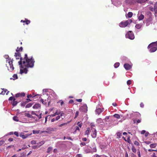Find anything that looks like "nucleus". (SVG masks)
I'll use <instances>...</instances> for the list:
<instances>
[{
	"mask_svg": "<svg viewBox=\"0 0 157 157\" xmlns=\"http://www.w3.org/2000/svg\"><path fill=\"white\" fill-rule=\"evenodd\" d=\"M38 147V145H33L32 147L33 149H35L37 148Z\"/></svg>",
	"mask_w": 157,
	"mask_h": 157,
	"instance_id": "49530a36",
	"label": "nucleus"
},
{
	"mask_svg": "<svg viewBox=\"0 0 157 157\" xmlns=\"http://www.w3.org/2000/svg\"><path fill=\"white\" fill-rule=\"evenodd\" d=\"M77 130H78L79 131H80V129H79V128L78 126H76L75 131H77Z\"/></svg>",
	"mask_w": 157,
	"mask_h": 157,
	"instance_id": "338daca9",
	"label": "nucleus"
},
{
	"mask_svg": "<svg viewBox=\"0 0 157 157\" xmlns=\"http://www.w3.org/2000/svg\"><path fill=\"white\" fill-rule=\"evenodd\" d=\"M90 132V128H86V130L85 132V135L88 136L89 134V133Z\"/></svg>",
	"mask_w": 157,
	"mask_h": 157,
	"instance_id": "ddd939ff",
	"label": "nucleus"
},
{
	"mask_svg": "<svg viewBox=\"0 0 157 157\" xmlns=\"http://www.w3.org/2000/svg\"><path fill=\"white\" fill-rule=\"evenodd\" d=\"M35 61L33 56L29 58L27 54H25L24 58H20V60L18 62L20 67V73L26 74L28 70L26 67L32 68L34 65Z\"/></svg>",
	"mask_w": 157,
	"mask_h": 157,
	"instance_id": "f257e3e1",
	"label": "nucleus"
},
{
	"mask_svg": "<svg viewBox=\"0 0 157 157\" xmlns=\"http://www.w3.org/2000/svg\"><path fill=\"white\" fill-rule=\"evenodd\" d=\"M32 133H31L30 134H25L24 133L21 132L19 136L21 137L23 139H25L27 138L28 136H31Z\"/></svg>",
	"mask_w": 157,
	"mask_h": 157,
	"instance_id": "423d86ee",
	"label": "nucleus"
},
{
	"mask_svg": "<svg viewBox=\"0 0 157 157\" xmlns=\"http://www.w3.org/2000/svg\"><path fill=\"white\" fill-rule=\"evenodd\" d=\"M21 53L20 52H16L15 53L14 56L17 59H20V58L21 57Z\"/></svg>",
	"mask_w": 157,
	"mask_h": 157,
	"instance_id": "9b49d317",
	"label": "nucleus"
},
{
	"mask_svg": "<svg viewBox=\"0 0 157 157\" xmlns=\"http://www.w3.org/2000/svg\"><path fill=\"white\" fill-rule=\"evenodd\" d=\"M6 61L8 62V63H9L10 67H8V70L10 71H13L14 69V67L13 66V60L11 59L10 58L7 59Z\"/></svg>",
	"mask_w": 157,
	"mask_h": 157,
	"instance_id": "20e7f679",
	"label": "nucleus"
},
{
	"mask_svg": "<svg viewBox=\"0 0 157 157\" xmlns=\"http://www.w3.org/2000/svg\"><path fill=\"white\" fill-rule=\"evenodd\" d=\"M145 136H146V137H147L148 136V135L149 134V132H145Z\"/></svg>",
	"mask_w": 157,
	"mask_h": 157,
	"instance_id": "e2e57ef3",
	"label": "nucleus"
},
{
	"mask_svg": "<svg viewBox=\"0 0 157 157\" xmlns=\"http://www.w3.org/2000/svg\"><path fill=\"white\" fill-rule=\"evenodd\" d=\"M13 140V139L12 138H10L9 139L8 141L10 142L12 141Z\"/></svg>",
	"mask_w": 157,
	"mask_h": 157,
	"instance_id": "0e129e2a",
	"label": "nucleus"
},
{
	"mask_svg": "<svg viewBox=\"0 0 157 157\" xmlns=\"http://www.w3.org/2000/svg\"><path fill=\"white\" fill-rule=\"evenodd\" d=\"M60 116L58 115V116H57L56 118V121H57V120H58L59 119H60Z\"/></svg>",
	"mask_w": 157,
	"mask_h": 157,
	"instance_id": "603ef678",
	"label": "nucleus"
},
{
	"mask_svg": "<svg viewBox=\"0 0 157 157\" xmlns=\"http://www.w3.org/2000/svg\"><path fill=\"white\" fill-rule=\"evenodd\" d=\"M146 132V131L144 130H143L141 132V134H144Z\"/></svg>",
	"mask_w": 157,
	"mask_h": 157,
	"instance_id": "bf43d9fd",
	"label": "nucleus"
},
{
	"mask_svg": "<svg viewBox=\"0 0 157 157\" xmlns=\"http://www.w3.org/2000/svg\"><path fill=\"white\" fill-rule=\"evenodd\" d=\"M15 100H16L15 98L14 97H10L9 99V100L10 101H12V100H13V101Z\"/></svg>",
	"mask_w": 157,
	"mask_h": 157,
	"instance_id": "4c0bfd02",
	"label": "nucleus"
},
{
	"mask_svg": "<svg viewBox=\"0 0 157 157\" xmlns=\"http://www.w3.org/2000/svg\"><path fill=\"white\" fill-rule=\"evenodd\" d=\"M149 10L151 11H154V8L152 7H149Z\"/></svg>",
	"mask_w": 157,
	"mask_h": 157,
	"instance_id": "864d4df0",
	"label": "nucleus"
},
{
	"mask_svg": "<svg viewBox=\"0 0 157 157\" xmlns=\"http://www.w3.org/2000/svg\"><path fill=\"white\" fill-rule=\"evenodd\" d=\"M120 65V63H116L114 64V67L115 68H117Z\"/></svg>",
	"mask_w": 157,
	"mask_h": 157,
	"instance_id": "f704fd0d",
	"label": "nucleus"
},
{
	"mask_svg": "<svg viewBox=\"0 0 157 157\" xmlns=\"http://www.w3.org/2000/svg\"><path fill=\"white\" fill-rule=\"evenodd\" d=\"M147 0H136V2L140 3H142L145 2Z\"/></svg>",
	"mask_w": 157,
	"mask_h": 157,
	"instance_id": "5701e85b",
	"label": "nucleus"
},
{
	"mask_svg": "<svg viewBox=\"0 0 157 157\" xmlns=\"http://www.w3.org/2000/svg\"><path fill=\"white\" fill-rule=\"evenodd\" d=\"M132 22V20L131 19L126 21H123L120 23L119 26L121 27H125Z\"/></svg>",
	"mask_w": 157,
	"mask_h": 157,
	"instance_id": "7ed1b4c3",
	"label": "nucleus"
},
{
	"mask_svg": "<svg viewBox=\"0 0 157 157\" xmlns=\"http://www.w3.org/2000/svg\"><path fill=\"white\" fill-rule=\"evenodd\" d=\"M82 101V100L81 99H76V101L78 102H81Z\"/></svg>",
	"mask_w": 157,
	"mask_h": 157,
	"instance_id": "052dcab7",
	"label": "nucleus"
},
{
	"mask_svg": "<svg viewBox=\"0 0 157 157\" xmlns=\"http://www.w3.org/2000/svg\"><path fill=\"white\" fill-rule=\"evenodd\" d=\"M78 111H76V113H75V118L77 117L78 116Z\"/></svg>",
	"mask_w": 157,
	"mask_h": 157,
	"instance_id": "4d7b16f0",
	"label": "nucleus"
},
{
	"mask_svg": "<svg viewBox=\"0 0 157 157\" xmlns=\"http://www.w3.org/2000/svg\"><path fill=\"white\" fill-rule=\"evenodd\" d=\"M17 103L18 102L17 101H15V100L13 101L12 103V105L14 106H15L17 105Z\"/></svg>",
	"mask_w": 157,
	"mask_h": 157,
	"instance_id": "cd10ccee",
	"label": "nucleus"
},
{
	"mask_svg": "<svg viewBox=\"0 0 157 157\" xmlns=\"http://www.w3.org/2000/svg\"><path fill=\"white\" fill-rule=\"evenodd\" d=\"M80 110L84 112H86L87 111V107L86 105H84L80 108Z\"/></svg>",
	"mask_w": 157,
	"mask_h": 157,
	"instance_id": "0eeeda50",
	"label": "nucleus"
},
{
	"mask_svg": "<svg viewBox=\"0 0 157 157\" xmlns=\"http://www.w3.org/2000/svg\"><path fill=\"white\" fill-rule=\"evenodd\" d=\"M33 105V104L31 103H29L27 105L25 106L26 108H29L31 107Z\"/></svg>",
	"mask_w": 157,
	"mask_h": 157,
	"instance_id": "2f4dec72",
	"label": "nucleus"
},
{
	"mask_svg": "<svg viewBox=\"0 0 157 157\" xmlns=\"http://www.w3.org/2000/svg\"><path fill=\"white\" fill-rule=\"evenodd\" d=\"M5 142V141L3 140H1L0 141V146L2 145Z\"/></svg>",
	"mask_w": 157,
	"mask_h": 157,
	"instance_id": "c03bdc74",
	"label": "nucleus"
},
{
	"mask_svg": "<svg viewBox=\"0 0 157 157\" xmlns=\"http://www.w3.org/2000/svg\"><path fill=\"white\" fill-rule=\"evenodd\" d=\"M157 144L155 143H153L150 144V146L151 148H154L156 147Z\"/></svg>",
	"mask_w": 157,
	"mask_h": 157,
	"instance_id": "4be33fe9",
	"label": "nucleus"
},
{
	"mask_svg": "<svg viewBox=\"0 0 157 157\" xmlns=\"http://www.w3.org/2000/svg\"><path fill=\"white\" fill-rule=\"evenodd\" d=\"M45 142L44 141H42L37 143V144L38 146V147L44 144L45 143Z\"/></svg>",
	"mask_w": 157,
	"mask_h": 157,
	"instance_id": "a211bd4d",
	"label": "nucleus"
},
{
	"mask_svg": "<svg viewBox=\"0 0 157 157\" xmlns=\"http://www.w3.org/2000/svg\"><path fill=\"white\" fill-rule=\"evenodd\" d=\"M154 11L155 13H157V7L154 6Z\"/></svg>",
	"mask_w": 157,
	"mask_h": 157,
	"instance_id": "3c124183",
	"label": "nucleus"
},
{
	"mask_svg": "<svg viewBox=\"0 0 157 157\" xmlns=\"http://www.w3.org/2000/svg\"><path fill=\"white\" fill-rule=\"evenodd\" d=\"M134 144L137 146H139V144L138 142L136 141L134 142Z\"/></svg>",
	"mask_w": 157,
	"mask_h": 157,
	"instance_id": "8fccbe9b",
	"label": "nucleus"
},
{
	"mask_svg": "<svg viewBox=\"0 0 157 157\" xmlns=\"http://www.w3.org/2000/svg\"><path fill=\"white\" fill-rule=\"evenodd\" d=\"M74 102V101L72 99H71L69 101V103H70V104H71V103H73Z\"/></svg>",
	"mask_w": 157,
	"mask_h": 157,
	"instance_id": "13d9d810",
	"label": "nucleus"
},
{
	"mask_svg": "<svg viewBox=\"0 0 157 157\" xmlns=\"http://www.w3.org/2000/svg\"><path fill=\"white\" fill-rule=\"evenodd\" d=\"M102 111L101 108H98L96 110V112L98 115H99Z\"/></svg>",
	"mask_w": 157,
	"mask_h": 157,
	"instance_id": "2eb2a0df",
	"label": "nucleus"
},
{
	"mask_svg": "<svg viewBox=\"0 0 157 157\" xmlns=\"http://www.w3.org/2000/svg\"><path fill=\"white\" fill-rule=\"evenodd\" d=\"M52 147H48L47 149V153H50L51 151H52Z\"/></svg>",
	"mask_w": 157,
	"mask_h": 157,
	"instance_id": "b1692460",
	"label": "nucleus"
},
{
	"mask_svg": "<svg viewBox=\"0 0 157 157\" xmlns=\"http://www.w3.org/2000/svg\"><path fill=\"white\" fill-rule=\"evenodd\" d=\"M132 150L133 152L135 153L136 152V149L135 148L133 147L132 148Z\"/></svg>",
	"mask_w": 157,
	"mask_h": 157,
	"instance_id": "ea45409f",
	"label": "nucleus"
},
{
	"mask_svg": "<svg viewBox=\"0 0 157 157\" xmlns=\"http://www.w3.org/2000/svg\"><path fill=\"white\" fill-rule=\"evenodd\" d=\"M144 18V16L143 15L141 14L139 17L138 19L139 20V21L142 20Z\"/></svg>",
	"mask_w": 157,
	"mask_h": 157,
	"instance_id": "412c9836",
	"label": "nucleus"
},
{
	"mask_svg": "<svg viewBox=\"0 0 157 157\" xmlns=\"http://www.w3.org/2000/svg\"><path fill=\"white\" fill-rule=\"evenodd\" d=\"M91 136L93 138H95L97 136V131L95 129H94V130H91Z\"/></svg>",
	"mask_w": 157,
	"mask_h": 157,
	"instance_id": "6e6552de",
	"label": "nucleus"
},
{
	"mask_svg": "<svg viewBox=\"0 0 157 157\" xmlns=\"http://www.w3.org/2000/svg\"><path fill=\"white\" fill-rule=\"evenodd\" d=\"M144 105L143 103L141 102L140 104V106L142 108H143L144 107Z\"/></svg>",
	"mask_w": 157,
	"mask_h": 157,
	"instance_id": "6e6d98bb",
	"label": "nucleus"
},
{
	"mask_svg": "<svg viewBox=\"0 0 157 157\" xmlns=\"http://www.w3.org/2000/svg\"><path fill=\"white\" fill-rule=\"evenodd\" d=\"M112 105L114 106H117V104L115 102L113 103Z\"/></svg>",
	"mask_w": 157,
	"mask_h": 157,
	"instance_id": "774afa93",
	"label": "nucleus"
},
{
	"mask_svg": "<svg viewBox=\"0 0 157 157\" xmlns=\"http://www.w3.org/2000/svg\"><path fill=\"white\" fill-rule=\"evenodd\" d=\"M97 123L98 124H101L102 123L103 120L101 118H99L97 120Z\"/></svg>",
	"mask_w": 157,
	"mask_h": 157,
	"instance_id": "aec40b11",
	"label": "nucleus"
},
{
	"mask_svg": "<svg viewBox=\"0 0 157 157\" xmlns=\"http://www.w3.org/2000/svg\"><path fill=\"white\" fill-rule=\"evenodd\" d=\"M60 117H61L62 119H63V118H64V115L65 114L63 113H61L60 114Z\"/></svg>",
	"mask_w": 157,
	"mask_h": 157,
	"instance_id": "e433bc0d",
	"label": "nucleus"
},
{
	"mask_svg": "<svg viewBox=\"0 0 157 157\" xmlns=\"http://www.w3.org/2000/svg\"><path fill=\"white\" fill-rule=\"evenodd\" d=\"M31 114L32 115H35L36 116H38V117H39V115H37L36 113L34 111H32V112H31Z\"/></svg>",
	"mask_w": 157,
	"mask_h": 157,
	"instance_id": "de8ad7c7",
	"label": "nucleus"
},
{
	"mask_svg": "<svg viewBox=\"0 0 157 157\" xmlns=\"http://www.w3.org/2000/svg\"><path fill=\"white\" fill-rule=\"evenodd\" d=\"M13 80L16 79L17 78V75L16 74H14L13 75Z\"/></svg>",
	"mask_w": 157,
	"mask_h": 157,
	"instance_id": "58836bf2",
	"label": "nucleus"
},
{
	"mask_svg": "<svg viewBox=\"0 0 157 157\" xmlns=\"http://www.w3.org/2000/svg\"><path fill=\"white\" fill-rule=\"evenodd\" d=\"M90 127L91 130H94V129H95L94 128V127H95V125L93 123H90Z\"/></svg>",
	"mask_w": 157,
	"mask_h": 157,
	"instance_id": "6ab92c4d",
	"label": "nucleus"
},
{
	"mask_svg": "<svg viewBox=\"0 0 157 157\" xmlns=\"http://www.w3.org/2000/svg\"><path fill=\"white\" fill-rule=\"evenodd\" d=\"M13 119L14 121H18L19 120L18 117L17 116L14 117L13 118Z\"/></svg>",
	"mask_w": 157,
	"mask_h": 157,
	"instance_id": "7c9ffc66",
	"label": "nucleus"
},
{
	"mask_svg": "<svg viewBox=\"0 0 157 157\" xmlns=\"http://www.w3.org/2000/svg\"><path fill=\"white\" fill-rule=\"evenodd\" d=\"M124 66L126 70H129L131 68V66L128 63H125L124 64Z\"/></svg>",
	"mask_w": 157,
	"mask_h": 157,
	"instance_id": "f8f14e48",
	"label": "nucleus"
},
{
	"mask_svg": "<svg viewBox=\"0 0 157 157\" xmlns=\"http://www.w3.org/2000/svg\"><path fill=\"white\" fill-rule=\"evenodd\" d=\"M147 48H150L149 51L151 52H154L157 50V45L155 43L152 42L148 45Z\"/></svg>",
	"mask_w": 157,
	"mask_h": 157,
	"instance_id": "f03ea898",
	"label": "nucleus"
},
{
	"mask_svg": "<svg viewBox=\"0 0 157 157\" xmlns=\"http://www.w3.org/2000/svg\"><path fill=\"white\" fill-rule=\"evenodd\" d=\"M60 114V112H58V110H57V111L54 114L51 115L50 116H52V117H54L56 116V115H59Z\"/></svg>",
	"mask_w": 157,
	"mask_h": 157,
	"instance_id": "f3484780",
	"label": "nucleus"
},
{
	"mask_svg": "<svg viewBox=\"0 0 157 157\" xmlns=\"http://www.w3.org/2000/svg\"><path fill=\"white\" fill-rule=\"evenodd\" d=\"M25 115L29 118L32 117V116L29 113H25Z\"/></svg>",
	"mask_w": 157,
	"mask_h": 157,
	"instance_id": "bb28decb",
	"label": "nucleus"
},
{
	"mask_svg": "<svg viewBox=\"0 0 157 157\" xmlns=\"http://www.w3.org/2000/svg\"><path fill=\"white\" fill-rule=\"evenodd\" d=\"M148 151L149 152L152 151H156L157 152V151L156 150H154L152 149H150L148 150Z\"/></svg>",
	"mask_w": 157,
	"mask_h": 157,
	"instance_id": "5fc2aeb1",
	"label": "nucleus"
},
{
	"mask_svg": "<svg viewBox=\"0 0 157 157\" xmlns=\"http://www.w3.org/2000/svg\"><path fill=\"white\" fill-rule=\"evenodd\" d=\"M41 105L39 103L35 104L33 107L34 109H39L40 108Z\"/></svg>",
	"mask_w": 157,
	"mask_h": 157,
	"instance_id": "1a4fd4ad",
	"label": "nucleus"
},
{
	"mask_svg": "<svg viewBox=\"0 0 157 157\" xmlns=\"http://www.w3.org/2000/svg\"><path fill=\"white\" fill-rule=\"evenodd\" d=\"M141 25H140L139 24H136L135 26L138 29H140L141 27Z\"/></svg>",
	"mask_w": 157,
	"mask_h": 157,
	"instance_id": "37998d69",
	"label": "nucleus"
},
{
	"mask_svg": "<svg viewBox=\"0 0 157 157\" xmlns=\"http://www.w3.org/2000/svg\"><path fill=\"white\" fill-rule=\"evenodd\" d=\"M76 157H82V155H81L80 154H77L76 155Z\"/></svg>",
	"mask_w": 157,
	"mask_h": 157,
	"instance_id": "69168bd1",
	"label": "nucleus"
},
{
	"mask_svg": "<svg viewBox=\"0 0 157 157\" xmlns=\"http://www.w3.org/2000/svg\"><path fill=\"white\" fill-rule=\"evenodd\" d=\"M127 83L128 85H130L131 84V81L130 80H128Z\"/></svg>",
	"mask_w": 157,
	"mask_h": 157,
	"instance_id": "a18cd8bd",
	"label": "nucleus"
},
{
	"mask_svg": "<svg viewBox=\"0 0 157 157\" xmlns=\"http://www.w3.org/2000/svg\"><path fill=\"white\" fill-rule=\"evenodd\" d=\"M40 130H33V134H38L40 133Z\"/></svg>",
	"mask_w": 157,
	"mask_h": 157,
	"instance_id": "c85d7f7f",
	"label": "nucleus"
},
{
	"mask_svg": "<svg viewBox=\"0 0 157 157\" xmlns=\"http://www.w3.org/2000/svg\"><path fill=\"white\" fill-rule=\"evenodd\" d=\"M67 123H63V124H60L58 125V126L59 127H62L63 126L66 125L67 124Z\"/></svg>",
	"mask_w": 157,
	"mask_h": 157,
	"instance_id": "c9c22d12",
	"label": "nucleus"
},
{
	"mask_svg": "<svg viewBox=\"0 0 157 157\" xmlns=\"http://www.w3.org/2000/svg\"><path fill=\"white\" fill-rule=\"evenodd\" d=\"M117 135L118 138H120L121 136V133L119 132H117Z\"/></svg>",
	"mask_w": 157,
	"mask_h": 157,
	"instance_id": "473e14b6",
	"label": "nucleus"
},
{
	"mask_svg": "<svg viewBox=\"0 0 157 157\" xmlns=\"http://www.w3.org/2000/svg\"><path fill=\"white\" fill-rule=\"evenodd\" d=\"M151 156L152 157H157L156 156L155 153H153Z\"/></svg>",
	"mask_w": 157,
	"mask_h": 157,
	"instance_id": "680f3d73",
	"label": "nucleus"
},
{
	"mask_svg": "<svg viewBox=\"0 0 157 157\" xmlns=\"http://www.w3.org/2000/svg\"><path fill=\"white\" fill-rule=\"evenodd\" d=\"M28 102V101H24V102H21V106H25L26 105V104Z\"/></svg>",
	"mask_w": 157,
	"mask_h": 157,
	"instance_id": "c756f323",
	"label": "nucleus"
},
{
	"mask_svg": "<svg viewBox=\"0 0 157 157\" xmlns=\"http://www.w3.org/2000/svg\"><path fill=\"white\" fill-rule=\"evenodd\" d=\"M41 101L42 102V103L44 105L46 104L47 102V100H44L43 99L41 98Z\"/></svg>",
	"mask_w": 157,
	"mask_h": 157,
	"instance_id": "393cba45",
	"label": "nucleus"
},
{
	"mask_svg": "<svg viewBox=\"0 0 157 157\" xmlns=\"http://www.w3.org/2000/svg\"><path fill=\"white\" fill-rule=\"evenodd\" d=\"M25 96V94L24 93H18L16 94L15 95V97L16 98L19 97H23Z\"/></svg>",
	"mask_w": 157,
	"mask_h": 157,
	"instance_id": "9d476101",
	"label": "nucleus"
},
{
	"mask_svg": "<svg viewBox=\"0 0 157 157\" xmlns=\"http://www.w3.org/2000/svg\"><path fill=\"white\" fill-rule=\"evenodd\" d=\"M23 48L22 47H21L19 49H17L16 51L17 52H19L22 51Z\"/></svg>",
	"mask_w": 157,
	"mask_h": 157,
	"instance_id": "72a5a7b5",
	"label": "nucleus"
},
{
	"mask_svg": "<svg viewBox=\"0 0 157 157\" xmlns=\"http://www.w3.org/2000/svg\"><path fill=\"white\" fill-rule=\"evenodd\" d=\"M14 134L17 137H18V136H19V133H18V132H14Z\"/></svg>",
	"mask_w": 157,
	"mask_h": 157,
	"instance_id": "09e8293b",
	"label": "nucleus"
},
{
	"mask_svg": "<svg viewBox=\"0 0 157 157\" xmlns=\"http://www.w3.org/2000/svg\"><path fill=\"white\" fill-rule=\"evenodd\" d=\"M113 116L116 118L117 119H119L120 118V115L118 114H115Z\"/></svg>",
	"mask_w": 157,
	"mask_h": 157,
	"instance_id": "a878e982",
	"label": "nucleus"
},
{
	"mask_svg": "<svg viewBox=\"0 0 157 157\" xmlns=\"http://www.w3.org/2000/svg\"><path fill=\"white\" fill-rule=\"evenodd\" d=\"M31 143L32 144H36V141L35 140H33L31 141Z\"/></svg>",
	"mask_w": 157,
	"mask_h": 157,
	"instance_id": "79ce46f5",
	"label": "nucleus"
},
{
	"mask_svg": "<svg viewBox=\"0 0 157 157\" xmlns=\"http://www.w3.org/2000/svg\"><path fill=\"white\" fill-rule=\"evenodd\" d=\"M133 15V13L132 12H129L127 15H126V17L131 18Z\"/></svg>",
	"mask_w": 157,
	"mask_h": 157,
	"instance_id": "dca6fc26",
	"label": "nucleus"
},
{
	"mask_svg": "<svg viewBox=\"0 0 157 157\" xmlns=\"http://www.w3.org/2000/svg\"><path fill=\"white\" fill-rule=\"evenodd\" d=\"M77 124L80 128H81L82 125V123H80V122H78L77 123Z\"/></svg>",
	"mask_w": 157,
	"mask_h": 157,
	"instance_id": "a19ab883",
	"label": "nucleus"
},
{
	"mask_svg": "<svg viewBox=\"0 0 157 157\" xmlns=\"http://www.w3.org/2000/svg\"><path fill=\"white\" fill-rule=\"evenodd\" d=\"M21 22L25 23L26 25H28L30 22L29 20L26 19H25V20H21Z\"/></svg>",
	"mask_w": 157,
	"mask_h": 157,
	"instance_id": "4468645a",
	"label": "nucleus"
},
{
	"mask_svg": "<svg viewBox=\"0 0 157 157\" xmlns=\"http://www.w3.org/2000/svg\"><path fill=\"white\" fill-rule=\"evenodd\" d=\"M126 36L127 38L130 39L131 40L133 39L134 38V36L131 31L128 32L126 34Z\"/></svg>",
	"mask_w": 157,
	"mask_h": 157,
	"instance_id": "39448f33",
	"label": "nucleus"
}]
</instances>
